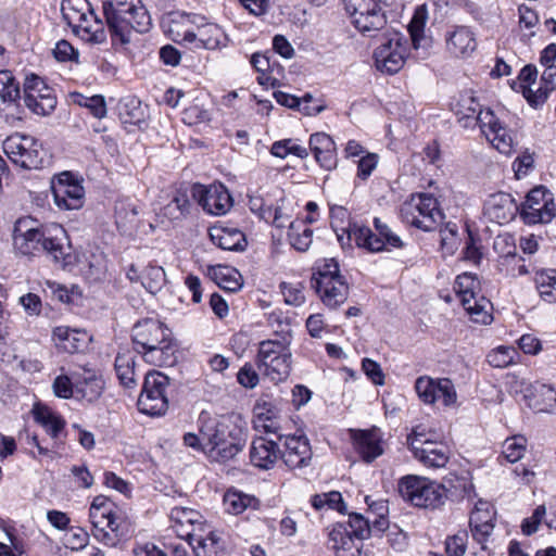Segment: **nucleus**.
<instances>
[{
	"mask_svg": "<svg viewBox=\"0 0 556 556\" xmlns=\"http://www.w3.org/2000/svg\"><path fill=\"white\" fill-rule=\"evenodd\" d=\"M456 114L465 119L464 126L469 122L479 125L488 141L502 154L510 155L515 151V137L510 129L502 124L491 109L482 110L477 99L469 93L463 94L457 102Z\"/></svg>",
	"mask_w": 556,
	"mask_h": 556,
	"instance_id": "f257e3e1",
	"label": "nucleus"
},
{
	"mask_svg": "<svg viewBox=\"0 0 556 556\" xmlns=\"http://www.w3.org/2000/svg\"><path fill=\"white\" fill-rule=\"evenodd\" d=\"M33 224L34 220L29 217L16 220L13 229L15 249L24 255L45 251L52 255L55 261L61 260L64 256V240L66 238L64 228L53 225L40 230Z\"/></svg>",
	"mask_w": 556,
	"mask_h": 556,
	"instance_id": "f03ea898",
	"label": "nucleus"
},
{
	"mask_svg": "<svg viewBox=\"0 0 556 556\" xmlns=\"http://www.w3.org/2000/svg\"><path fill=\"white\" fill-rule=\"evenodd\" d=\"M61 12L73 33L84 41L102 43L106 40L103 23L88 0H63Z\"/></svg>",
	"mask_w": 556,
	"mask_h": 556,
	"instance_id": "7ed1b4c3",
	"label": "nucleus"
},
{
	"mask_svg": "<svg viewBox=\"0 0 556 556\" xmlns=\"http://www.w3.org/2000/svg\"><path fill=\"white\" fill-rule=\"evenodd\" d=\"M291 357L290 339L282 336L280 339L260 342L256 365L262 375L277 383L289 377Z\"/></svg>",
	"mask_w": 556,
	"mask_h": 556,
	"instance_id": "20e7f679",
	"label": "nucleus"
},
{
	"mask_svg": "<svg viewBox=\"0 0 556 556\" xmlns=\"http://www.w3.org/2000/svg\"><path fill=\"white\" fill-rule=\"evenodd\" d=\"M89 518L94 539L106 546H116L127 536V531L122 523L117 522L113 502L104 495L93 498L89 508Z\"/></svg>",
	"mask_w": 556,
	"mask_h": 556,
	"instance_id": "39448f33",
	"label": "nucleus"
},
{
	"mask_svg": "<svg viewBox=\"0 0 556 556\" xmlns=\"http://www.w3.org/2000/svg\"><path fill=\"white\" fill-rule=\"evenodd\" d=\"M103 14L109 26L112 42L123 47L128 46L137 36V29L132 24L137 15V3L135 0L104 1Z\"/></svg>",
	"mask_w": 556,
	"mask_h": 556,
	"instance_id": "423d86ee",
	"label": "nucleus"
},
{
	"mask_svg": "<svg viewBox=\"0 0 556 556\" xmlns=\"http://www.w3.org/2000/svg\"><path fill=\"white\" fill-rule=\"evenodd\" d=\"M401 217L410 226L424 231H433L443 223L444 214L433 195L421 193L403 203Z\"/></svg>",
	"mask_w": 556,
	"mask_h": 556,
	"instance_id": "0eeeda50",
	"label": "nucleus"
},
{
	"mask_svg": "<svg viewBox=\"0 0 556 556\" xmlns=\"http://www.w3.org/2000/svg\"><path fill=\"white\" fill-rule=\"evenodd\" d=\"M399 493L419 508H437L444 503V488L426 477L408 475L400 479Z\"/></svg>",
	"mask_w": 556,
	"mask_h": 556,
	"instance_id": "6e6552de",
	"label": "nucleus"
},
{
	"mask_svg": "<svg viewBox=\"0 0 556 556\" xmlns=\"http://www.w3.org/2000/svg\"><path fill=\"white\" fill-rule=\"evenodd\" d=\"M345 10L351 23L365 37L374 38L387 26L380 0H346Z\"/></svg>",
	"mask_w": 556,
	"mask_h": 556,
	"instance_id": "1a4fd4ad",
	"label": "nucleus"
},
{
	"mask_svg": "<svg viewBox=\"0 0 556 556\" xmlns=\"http://www.w3.org/2000/svg\"><path fill=\"white\" fill-rule=\"evenodd\" d=\"M374 226L377 233H374L366 226L349 225L346 229L348 237L353 239L358 248L366 249L369 252H380L386 247L399 249L404 245L401 238L387 224L382 223L380 218L376 217L374 219Z\"/></svg>",
	"mask_w": 556,
	"mask_h": 556,
	"instance_id": "9d476101",
	"label": "nucleus"
},
{
	"mask_svg": "<svg viewBox=\"0 0 556 556\" xmlns=\"http://www.w3.org/2000/svg\"><path fill=\"white\" fill-rule=\"evenodd\" d=\"M3 151L14 164L25 169H37L43 164L42 144L29 135L9 136L3 141Z\"/></svg>",
	"mask_w": 556,
	"mask_h": 556,
	"instance_id": "9b49d317",
	"label": "nucleus"
},
{
	"mask_svg": "<svg viewBox=\"0 0 556 556\" xmlns=\"http://www.w3.org/2000/svg\"><path fill=\"white\" fill-rule=\"evenodd\" d=\"M54 204L60 210H79L85 203L83 179L72 172L55 174L50 182Z\"/></svg>",
	"mask_w": 556,
	"mask_h": 556,
	"instance_id": "f8f14e48",
	"label": "nucleus"
},
{
	"mask_svg": "<svg viewBox=\"0 0 556 556\" xmlns=\"http://www.w3.org/2000/svg\"><path fill=\"white\" fill-rule=\"evenodd\" d=\"M24 103L37 115H49L55 109L56 96L41 77L27 75L24 81Z\"/></svg>",
	"mask_w": 556,
	"mask_h": 556,
	"instance_id": "ddd939ff",
	"label": "nucleus"
},
{
	"mask_svg": "<svg viewBox=\"0 0 556 556\" xmlns=\"http://www.w3.org/2000/svg\"><path fill=\"white\" fill-rule=\"evenodd\" d=\"M521 215L527 224L549 223L556 215L554 198L544 186H536L527 194Z\"/></svg>",
	"mask_w": 556,
	"mask_h": 556,
	"instance_id": "4468645a",
	"label": "nucleus"
},
{
	"mask_svg": "<svg viewBox=\"0 0 556 556\" xmlns=\"http://www.w3.org/2000/svg\"><path fill=\"white\" fill-rule=\"evenodd\" d=\"M407 442L416 459L429 468H442L450 458L448 447L442 443L427 439L425 434L414 431Z\"/></svg>",
	"mask_w": 556,
	"mask_h": 556,
	"instance_id": "2eb2a0df",
	"label": "nucleus"
},
{
	"mask_svg": "<svg viewBox=\"0 0 556 556\" xmlns=\"http://www.w3.org/2000/svg\"><path fill=\"white\" fill-rule=\"evenodd\" d=\"M155 337L152 340L141 341V348L144 350L143 359L155 366H163L172 361L174 354L170 341L168 339V329L160 320L148 321Z\"/></svg>",
	"mask_w": 556,
	"mask_h": 556,
	"instance_id": "dca6fc26",
	"label": "nucleus"
},
{
	"mask_svg": "<svg viewBox=\"0 0 556 556\" xmlns=\"http://www.w3.org/2000/svg\"><path fill=\"white\" fill-rule=\"evenodd\" d=\"M401 40V35L393 33L384 43L375 50L374 58L378 71L391 75L397 73L403 67L405 63V48Z\"/></svg>",
	"mask_w": 556,
	"mask_h": 556,
	"instance_id": "f3484780",
	"label": "nucleus"
},
{
	"mask_svg": "<svg viewBox=\"0 0 556 556\" xmlns=\"http://www.w3.org/2000/svg\"><path fill=\"white\" fill-rule=\"evenodd\" d=\"M198 425L204 447L230 435L231 431L238 426L230 415L214 416L206 412L200 414Z\"/></svg>",
	"mask_w": 556,
	"mask_h": 556,
	"instance_id": "a211bd4d",
	"label": "nucleus"
},
{
	"mask_svg": "<svg viewBox=\"0 0 556 556\" xmlns=\"http://www.w3.org/2000/svg\"><path fill=\"white\" fill-rule=\"evenodd\" d=\"M247 434L242 427L237 426L231 434L203 447V453L211 462L225 464L233 459L245 446Z\"/></svg>",
	"mask_w": 556,
	"mask_h": 556,
	"instance_id": "6ab92c4d",
	"label": "nucleus"
},
{
	"mask_svg": "<svg viewBox=\"0 0 556 556\" xmlns=\"http://www.w3.org/2000/svg\"><path fill=\"white\" fill-rule=\"evenodd\" d=\"M169 519L172 529L180 539L189 541L198 532L204 531V518L200 511L188 507H174Z\"/></svg>",
	"mask_w": 556,
	"mask_h": 556,
	"instance_id": "aec40b11",
	"label": "nucleus"
},
{
	"mask_svg": "<svg viewBox=\"0 0 556 556\" xmlns=\"http://www.w3.org/2000/svg\"><path fill=\"white\" fill-rule=\"evenodd\" d=\"M285 451H280V457L290 469L303 468L309 465L312 448L305 435H286Z\"/></svg>",
	"mask_w": 556,
	"mask_h": 556,
	"instance_id": "412c9836",
	"label": "nucleus"
},
{
	"mask_svg": "<svg viewBox=\"0 0 556 556\" xmlns=\"http://www.w3.org/2000/svg\"><path fill=\"white\" fill-rule=\"evenodd\" d=\"M518 212L514 198L506 192L491 194L484 202V215L500 225L513 220Z\"/></svg>",
	"mask_w": 556,
	"mask_h": 556,
	"instance_id": "4be33fe9",
	"label": "nucleus"
},
{
	"mask_svg": "<svg viewBox=\"0 0 556 556\" xmlns=\"http://www.w3.org/2000/svg\"><path fill=\"white\" fill-rule=\"evenodd\" d=\"M279 457V446L273 439L258 437L252 441L250 447V460L253 466L268 470L275 466Z\"/></svg>",
	"mask_w": 556,
	"mask_h": 556,
	"instance_id": "5701e85b",
	"label": "nucleus"
},
{
	"mask_svg": "<svg viewBox=\"0 0 556 556\" xmlns=\"http://www.w3.org/2000/svg\"><path fill=\"white\" fill-rule=\"evenodd\" d=\"M309 149L316 162L326 170L337 167V147L332 138L325 132H315L309 137Z\"/></svg>",
	"mask_w": 556,
	"mask_h": 556,
	"instance_id": "b1692460",
	"label": "nucleus"
},
{
	"mask_svg": "<svg viewBox=\"0 0 556 556\" xmlns=\"http://www.w3.org/2000/svg\"><path fill=\"white\" fill-rule=\"evenodd\" d=\"M200 204L208 214L224 215L232 206V199L224 185H212L202 190Z\"/></svg>",
	"mask_w": 556,
	"mask_h": 556,
	"instance_id": "393cba45",
	"label": "nucleus"
},
{
	"mask_svg": "<svg viewBox=\"0 0 556 556\" xmlns=\"http://www.w3.org/2000/svg\"><path fill=\"white\" fill-rule=\"evenodd\" d=\"M353 439L357 453L365 462L370 463L382 455V435L379 429L354 431Z\"/></svg>",
	"mask_w": 556,
	"mask_h": 556,
	"instance_id": "a878e982",
	"label": "nucleus"
},
{
	"mask_svg": "<svg viewBox=\"0 0 556 556\" xmlns=\"http://www.w3.org/2000/svg\"><path fill=\"white\" fill-rule=\"evenodd\" d=\"M448 52L457 58H468L477 48L473 31L467 26H456L445 36Z\"/></svg>",
	"mask_w": 556,
	"mask_h": 556,
	"instance_id": "bb28decb",
	"label": "nucleus"
},
{
	"mask_svg": "<svg viewBox=\"0 0 556 556\" xmlns=\"http://www.w3.org/2000/svg\"><path fill=\"white\" fill-rule=\"evenodd\" d=\"M312 287L316 290L323 303L329 308H337L343 304L349 296V285L344 277L312 283Z\"/></svg>",
	"mask_w": 556,
	"mask_h": 556,
	"instance_id": "cd10ccee",
	"label": "nucleus"
},
{
	"mask_svg": "<svg viewBox=\"0 0 556 556\" xmlns=\"http://www.w3.org/2000/svg\"><path fill=\"white\" fill-rule=\"evenodd\" d=\"M210 238L214 244L227 251H243L247 245L244 233L235 227L216 225L210 229Z\"/></svg>",
	"mask_w": 556,
	"mask_h": 556,
	"instance_id": "c85d7f7f",
	"label": "nucleus"
},
{
	"mask_svg": "<svg viewBox=\"0 0 556 556\" xmlns=\"http://www.w3.org/2000/svg\"><path fill=\"white\" fill-rule=\"evenodd\" d=\"M329 543L337 556H358L361 553V547L356 545L355 538L344 523L332 527L329 532Z\"/></svg>",
	"mask_w": 556,
	"mask_h": 556,
	"instance_id": "c756f323",
	"label": "nucleus"
},
{
	"mask_svg": "<svg viewBox=\"0 0 556 556\" xmlns=\"http://www.w3.org/2000/svg\"><path fill=\"white\" fill-rule=\"evenodd\" d=\"M33 416L52 440H58L64 431L65 419L47 405L37 403L33 407Z\"/></svg>",
	"mask_w": 556,
	"mask_h": 556,
	"instance_id": "7c9ffc66",
	"label": "nucleus"
},
{
	"mask_svg": "<svg viewBox=\"0 0 556 556\" xmlns=\"http://www.w3.org/2000/svg\"><path fill=\"white\" fill-rule=\"evenodd\" d=\"M0 98L7 104L5 110H12L11 116L21 119V92L15 77L10 71H0Z\"/></svg>",
	"mask_w": 556,
	"mask_h": 556,
	"instance_id": "2f4dec72",
	"label": "nucleus"
},
{
	"mask_svg": "<svg viewBox=\"0 0 556 556\" xmlns=\"http://www.w3.org/2000/svg\"><path fill=\"white\" fill-rule=\"evenodd\" d=\"M194 36V41L191 45L193 49L216 50L225 47L227 43V36L224 30L213 23L198 26Z\"/></svg>",
	"mask_w": 556,
	"mask_h": 556,
	"instance_id": "473e14b6",
	"label": "nucleus"
},
{
	"mask_svg": "<svg viewBox=\"0 0 556 556\" xmlns=\"http://www.w3.org/2000/svg\"><path fill=\"white\" fill-rule=\"evenodd\" d=\"M75 379V392L88 402L97 400L103 390L102 380L90 369L84 372H73Z\"/></svg>",
	"mask_w": 556,
	"mask_h": 556,
	"instance_id": "72a5a7b5",
	"label": "nucleus"
},
{
	"mask_svg": "<svg viewBox=\"0 0 556 556\" xmlns=\"http://www.w3.org/2000/svg\"><path fill=\"white\" fill-rule=\"evenodd\" d=\"M58 346L67 353H78L86 348L87 333L67 327H56L53 331Z\"/></svg>",
	"mask_w": 556,
	"mask_h": 556,
	"instance_id": "f704fd0d",
	"label": "nucleus"
},
{
	"mask_svg": "<svg viewBox=\"0 0 556 556\" xmlns=\"http://www.w3.org/2000/svg\"><path fill=\"white\" fill-rule=\"evenodd\" d=\"M197 556H219L223 549L219 536L213 531L195 533L187 543Z\"/></svg>",
	"mask_w": 556,
	"mask_h": 556,
	"instance_id": "c9c22d12",
	"label": "nucleus"
},
{
	"mask_svg": "<svg viewBox=\"0 0 556 556\" xmlns=\"http://www.w3.org/2000/svg\"><path fill=\"white\" fill-rule=\"evenodd\" d=\"M115 370L121 384L125 388L136 387V356L130 351L118 353L115 358Z\"/></svg>",
	"mask_w": 556,
	"mask_h": 556,
	"instance_id": "e433bc0d",
	"label": "nucleus"
},
{
	"mask_svg": "<svg viewBox=\"0 0 556 556\" xmlns=\"http://www.w3.org/2000/svg\"><path fill=\"white\" fill-rule=\"evenodd\" d=\"M141 414L149 416H161L165 414L168 402L165 396V390L141 389Z\"/></svg>",
	"mask_w": 556,
	"mask_h": 556,
	"instance_id": "4c0bfd02",
	"label": "nucleus"
},
{
	"mask_svg": "<svg viewBox=\"0 0 556 556\" xmlns=\"http://www.w3.org/2000/svg\"><path fill=\"white\" fill-rule=\"evenodd\" d=\"M288 240L296 251L305 252L313 242V230L306 225L305 220L290 222Z\"/></svg>",
	"mask_w": 556,
	"mask_h": 556,
	"instance_id": "58836bf2",
	"label": "nucleus"
},
{
	"mask_svg": "<svg viewBox=\"0 0 556 556\" xmlns=\"http://www.w3.org/2000/svg\"><path fill=\"white\" fill-rule=\"evenodd\" d=\"M509 390L515 394H522V397L528 402L535 397V392L546 393L551 401L555 400V390L551 386L540 382L531 383L525 379H518L516 377L510 381Z\"/></svg>",
	"mask_w": 556,
	"mask_h": 556,
	"instance_id": "ea45409f",
	"label": "nucleus"
},
{
	"mask_svg": "<svg viewBox=\"0 0 556 556\" xmlns=\"http://www.w3.org/2000/svg\"><path fill=\"white\" fill-rule=\"evenodd\" d=\"M464 308L469 314L472 321L488 325L492 321V303L485 299L484 296H480L477 299V295L473 299H464Z\"/></svg>",
	"mask_w": 556,
	"mask_h": 556,
	"instance_id": "a19ab883",
	"label": "nucleus"
},
{
	"mask_svg": "<svg viewBox=\"0 0 556 556\" xmlns=\"http://www.w3.org/2000/svg\"><path fill=\"white\" fill-rule=\"evenodd\" d=\"M224 504L228 513L239 515L249 507L256 509L260 501L252 495L239 491H228L224 496Z\"/></svg>",
	"mask_w": 556,
	"mask_h": 556,
	"instance_id": "79ce46f5",
	"label": "nucleus"
},
{
	"mask_svg": "<svg viewBox=\"0 0 556 556\" xmlns=\"http://www.w3.org/2000/svg\"><path fill=\"white\" fill-rule=\"evenodd\" d=\"M189 206L187 193L176 191L172 200L161 208V215L170 222L180 220L187 215Z\"/></svg>",
	"mask_w": 556,
	"mask_h": 556,
	"instance_id": "37998d69",
	"label": "nucleus"
},
{
	"mask_svg": "<svg viewBox=\"0 0 556 556\" xmlns=\"http://www.w3.org/2000/svg\"><path fill=\"white\" fill-rule=\"evenodd\" d=\"M189 16H181L180 20H173L168 27V35L174 42L190 47L194 41V30L189 26Z\"/></svg>",
	"mask_w": 556,
	"mask_h": 556,
	"instance_id": "c03bdc74",
	"label": "nucleus"
},
{
	"mask_svg": "<svg viewBox=\"0 0 556 556\" xmlns=\"http://www.w3.org/2000/svg\"><path fill=\"white\" fill-rule=\"evenodd\" d=\"M117 110L125 128L139 124V98L136 96L123 97L118 102Z\"/></svg>",
	"mask_w": 556,
	"mask_h": 556,
	"instance_id": "a18cd8bd",
	"label": "nucleus"
},
{
	"mask_svg": "<svg viewBox=\"0 0 556 556\" xmlns=\"http://www.w3.org/2000/svg\"><path fill=\"white\" fill-rule=\"evenodd\" d=\"M535 283L541 298L548 302H556V270H541L535 276Z\"/></svg>",
	"mask_w": 556,
	"mask_h": 556,
	"instance_id": "49530a36",
	"label": "nucleus"
},
{
	"mask_svg": "<svg viewBox=\"0 0 556 556\" xmlns=\"http://www.w3.org/2000/svg\"><path fill=\"white\" fill-rule=\"evenodd\" d=\"M166 282V276L163 267L157 265H149L141 275V286L151 294L160 292Z\"/></svg>",
	"mask_w": 556,
	"mask_h": 556,
	"instance_id": "de8ad7c7",
	"label": "nucleus"
},
{
	"mask_svg": "<svg viewBox=\"0 0 556 556\" xmlns=\"http://www.w3.org/2000/svg\"><path fill=\"white\" fill-rule=\"evenodd\" d=\"M212 275L216 283L224 290L235 292L241 288L238 271L228 266L213 267Z\"/></svg>",
	"mask_w": 556,
	"mask_h": 556,
	"instance_id": "09e8293b",
	"label": "nucleus"
},
{
	"mask_svg": "<svg viewBox=\"0 0 556 556\" xmlns=\"http://www.w3.org/2000/svg\"><path fill=\"white\" fill-rule=\"evenodd\" d=\"M311 503L317 510L323 508L334 509L341 514H345L346 506L342 498V495L338 491H331L327 493L316 494L312 497Z\"/></svg>",
	"mask_w": 556,
	"mask_h": 556,
	"instance_id": "8fccbe9b",
	"label": "nucleus"
},
{
	"mask_svg": "<svg viewBox=\"0 0 556 556\" xmlns=\"http://www.w3.org/2000/svg\"><path fill=\"white\" fill-rule=\"evenodd\" d=\"M270 153L279 159H286L290 154L295 155L302 160L308 156L307 149L298 144L295 140L290 138L275 141L271 144Z\"/></svg>",
	"mask_w": 556,
	"mask_h": 556,
	"instance_id": "3c124183",
	"label": "nucleus"
},
{
	"mask_svg": "<svg viewBox=\"0 0 556 556\" xmlns=\"http://www.w3.org/2000/svg\"><path fill=\"white\" fill-rule=\"evenodd\" d=\"M526 444L527 440L522 435L508 438L503 443L502 454L509 463H516L522 458L526 452Z\"/></svg>",
	"mask_w": 556,
	"mask_h": 556,
	"instance_id": "603ef678",
	"label": "nucleus"
},
{
	"mask_svg": "<svg viewBox=\"0 0 556 556\" xmlns=\"http://www.w3.org/2000/svg\"><path fill=\"white\" fill-rule=\"evenodd\" d=\"M115 216L117 227L126 232L132 228V225H136V206L125 202H119L115 207Z\"/></svg>",
	"mask_w": 556,
	"mask_h": 556,
	"instance_id": "864d4df0",
	"label": "nucleus"
},
{
	"mask_svg": "<svg viewBox=\"0 0 556 556\" xmlns=\"http://www.w3.org/2000/svg\"><path fill=\"white\" fill-rule=\"evenodd\" d=\"M437 401H441L445 407L454 406L457 403V392L451 379L438 378L435 389Z\"/></svg>",
	"mask_w": 556,
	"mask_h": 556,
	"instance_id": "5fc2aeb1",
	"label": "nucleus"
},
{
	"mask_svg": "<svg viewBox=\"0 0 556 556\" xmlns=\"http://www.w3.org/2000/svg\"><path fill=\"white\" fill-rule=\"evenodd\" d=\"M517 351L509 346H498L492 350L488 356V363L495 368H505L514 363Z\"/></svg>",
	"mask_w": 556,
	"mask_h": 556,
	"instance_id": "6e6d98bb",
	"label": "nucleus"
},
{
	"mask_svg": "<svg viewBox=\"0 0 556 556\" xmlns=\"http://www.w3.org/2000/svg\"><path fill=\"white\" fill-rule=\"evenodd\" d=\"M477 285L478 281L471 274L464 273L456 277L454 282V290L459 296L462 305L464 304L465 298L473 299L477 295L475 291Z\"/></svg>",
	"mask_w": 556,
	"mask_h": 556,
	"instance_id": "4d7b16f0",
	"label": "nucleus"
},
{
	"mask_svg": "<svg viewBox=\"0 0 556 556\" xmlns=\"http://www.w3.org/2000/svg\"><path fill=\"white\" fill-rule=\"evenodd\" d=\"M339 264L334 258H325L317 267V273L313 276L312 283L325 282L342 278Z\"/></svg>",
	"mask_w": 556,
	"mask_h": 556,
	"instance_id": "13d9d810",
	"label": "nucleus"
},
{
	"mask_svg": "<svg viewBox=\"0 0 556 556\" xmlns=\"http://www.w3.org/2000/svg\"><path fill=\"white\" fill-rule=\"evenodd\" d=\"M438 379H433L427 376H422L416 379L415 381V390L418 394V397L425 404H434L435 403V389H437Z\"/></svg>",
	"mask_w": 556,
	"mask_h": 556,
	"instance_id": "bf43d9fd",
	"label": "nucleus"
},
{
	"mask_svg": "<svg viewBox=\"0 0 556 556\" xmlns=\"http://www.w3.org/2000/svg\"><path fill=\"white\" fill-rule=\"evenodd\" d=\"M346 526L355 540L362 541L370 535V521L361 514H351Z\"/></svg>",
	"mask_w": 556,
	"mask_h": 556,
	"instance_id": "052dcab7",
	"label": "nucleus"
},
{
	"mask_svg": "<svg viewBox=\"0 0 556 556\" xmlns=\"http://www.w3.org/2000/svg\"><path fill=\"white\" fill-rule=\"evenodd\" d=\"M285 302L289 305L300 306L305 301L304 287L302 283L282 282L280 285Z\"/></svg>",
	"mask_w": 556,
	"mask_h": 556,
	"instance_id": "680f3d73",
	"label": "nucleus"
},
{
	"mask_svg": "<svg viewBox=\"0 0 556 556\" xmlns=\"http://www.w3.org/2000/svg\"><path fill=\"white\" fill-rule=\"evenodd\" d=\"M257 427L263 428L266 433H273L277 435L278 440L281 441L286 435L281 432V427L274 415V413L268 409L266 413L257 414Z\"/></svg>",
	"mask_w": 556,
	"mask_h": 556,
	"instance_id": "e2e57ef3",
	"label": "nucleus"
},
{
	"mask_svg": "<svg viewBox=\"0 0 556 556\" xmlns=\"http://www.w3.org/2000/svg\"><path fill=\"white\" fill-rule=\"evenodd\" d=\"M379 156L376 153L366 152L357 162L356 177L361 180H367L377 168Z\"/></svg>",
	"mask_w": 556,
	"mask_h": 556,
	"instance_id": "0e129e2a",
	"label": "nucleus"
},
{
	"mask_svg": "<svg viewBox=\"0 0 556 556\" xmlns=\"http://www.w3.org/2000/svg\"><path fill=\"white\" fill-rule=\"evenodd\" d=\"M426 24V17L424 14L419 12V10L416 11L413 20L410 21L408 25V31L412 38V42L415 49H418L421 47V41L424 40V27Z\"/></svg>",
	"mask_w": 556,
	"mask_h": 556,
	"instance_id": "69168bd1",
	"label": "nucleus"
},
{
	"mask_svg": "<svg viewBox=\"0 0 556 556\" xmlns=\"http://www.w3.org/2000/svg\"><path fill=\"white\" fill-rule=\"evenodd\" d=\"M52 388L58 397L71 399L75 391V379L73 376L60 375L54 379Z\"/></svg>",
	"mask_w": 556,
	"mask_h": 556,
	"instance_id": "338daca9",
	"label": "nucleus"
},
{
	"mask_svg": "<svg viewBox=\"0 0 556 556\" xmlns=\"http://www.w3.org/2000/svg\"><path fill=\"white\" fill-rule=\"evenodd\" d=\"M470 529L475 540L483 544L494 529V523H488L486 520H481L478 517H470Z\"/></svg>",
	"mask_w": 556,
	"mask_h": 556,
	"instance_id": "774afa93",
	"label": "nucleus"
}]
</instances>
